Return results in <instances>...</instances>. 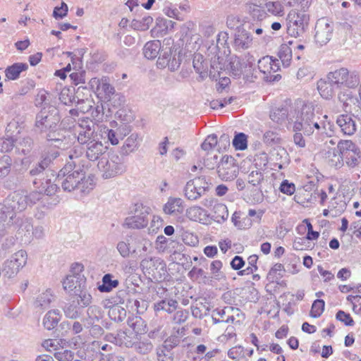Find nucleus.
<instances>
[{
	"instance_id": "48",
	"label": "nucleus",
	"mask_w": 361,
	"mask_h": 361,
	"mask_svg": "<svg viewBox=\"0 0 361 361\" xmlns=\"http://www.w3.org/2000/svg\"><path fill=\"white\" fill-rule=\"evenodd\" d=\"M34 142L32 138L29 137H23L16 145V149L18 152L23 154H29L33 147Z\"/></svg>"
},
{
	"instance_id": "47",
	"label": "nucleus",
	"mask_w": 361,
	"mask_h": 361,
	"mask_svg": "<svg viewBox=\"0 0 361 361\" xmlns=\"http://www.w3.org/2000/svg\"><path fill=\"white\" fill-rule=\"evenodd\" d=\"M88 324H94L103 317L101 307L97 305H90L87 310Z\"/></svg>"
},
{
	"instance_id": "18",
	"label": "nucleus",
	"mask_w": 361,
	"mask_h": 361,
	"mask_svg": "<svg viewBox=\"0 0 361 361\" xmlns=\"http://www.w3.org/2000/svg\"><path fill=\"white\" fill-rule=\"evenodd\" d=\"M52 178H54V175L51 173L50 177L47 174L46 177L43 178L38 179L36 178L33 180L35 187L39 190L36 192H40L41 199L42 198V193H44L47 196H51L58 190L59 187L57 184L52 182Z\"/></svg>"
},
{
	"instance_id": "64",
	"label": "nucleus",
	"mask_w": 361,
	"mask_h": 361,
	"mask_svg": "<svg viewBox=\"0 0 361 361\" xmlns=\"http://www.w3.org/2000/svg\"><path fill=\"white\" fill-rule=\"evenodd\" d=\"M263 139L264 142L269 145L279 144L281 142V138L279 135L271 130L264 133Z\"/></svg>"
},
{
	"instance_id": "39",
	"label": "nucleus",
	"mask_w": 361,
	"mask_h": 361,
	"mask_svg": "<svg viewBox=\"0 0 361 361\" xmlns=\"http://www.w3.org/2000/svg\"><path fill=\"white\" fill-rule=\"evenodd\" d=\"M13 215L4 204H0V233L7 231L8 224L11 222Z\"/></svg>"
},
{
	"instance_id": "37",
	"label": "nucleus",
	"mask_w": 361,
	"mask_h": 361,
	"mask_svg": "<svg viewBox=\"0 0 361 361\" xmlns=\"http://www.w3.org/2000/svg\"><path fill=\"white\" fill-rule=\"evenodd\" d=\"M334 83L330 82L326 78V81L321 80L318 82V90L321 96L326 99L334 95Z\"/></svg>"
},
{
	"instance_id": "15",
	"label": "nucleus",
	"mask_w": 361,
	"mask_h": 361,
	"mask_svg": "<svg viewBox=\"0 0 361 361\" xmlns=\"http://www.w3.org/2000/svg\"><path fill=\"white\" fill-rule=\"evenodd\" d=\"M135 338L136 336L133 333L123 330L108 333L104 336L105 341L126 348H133Z\"/></svg>"
},
{
	"instance_id": "33",
	"label": "nucleus",
	"mask_w": 361,
	"mask_h": 361,
	"mask_svg": "<svg viewBox=\"0 0 361 361\" xmlns=\"http://www.w3.org/2000/svg\"><path fill=\"white\" fill-rule=\"evenodd\" d=\"M290 112L286 106L275 108L270 113V118L274 122L282 123L286 119L290 121Z\"/></svg>"
},
{
	"instance_id": "58",
	"label": "nucleus",
	"mask_w": 361,
	"mask_h": 361,
	"mask_svg": "<svg viewBox=\"0 0 361 361\" xmlns=\"http://www.w3.org/2000/svg\"><path fill=\"white\" fill-rule=\"evenodd\" d=\"M54 357L59 361H73L75 353L71 350L61 348L54 353Z\"/></svg>"
},
{
	"instance_id": "21",
	"label": "nucleus",
	"mask_w": 361,
	"mask_h": 361,
	"mask_svg": "<svg viewBox=\"0 0 361 361\" xmlns=\"http://www.w3.org/2000/svg\"><path fill=\"white\" fill-rule=\"evenodd\" d=\"M336 123L341 128V131L348 135H353L356 131V124L350 116L342 114L338 116Z\"/></svg>"
},
{
	"instance_id": "53",
	"label": "nucleus",
	"mask_w": 361,
	"mask_h": 361,
	"mask_svg": "<svg viewBox=\"0 0 361 361\" xmlns=\"http://www.w3.org/2000/svg\"><path fill=\"white\" fill-rule=\"evenodd\" d=\"M204 209L198 206H194L186 210L187 217L195 221H200L202 215L204 213Z\"/></svg>"
},
{
	"instance_id": "34",
	"label": "nucleus",
	"mask_w": 361,
	"mask_h": 361,
	"mask_svg": "<svg viewBox=\"0 0 361 361\" xmlns=\"http://www.w3.org/2000/svg\"><path fill=\"white\" fill-rule=\"evenodd\" d=\"M113 276L110 274H104L102 277V284L98 286V289L102 293H109L116 288L119 282L117 279H112Z\"/></svg>"
},
{
	"instance_id": "61",
	"label": "nucleus",
	"mask_w": 361,
	"mask_h": 361,
	"mask_svg": "<svg viewBox=\"0 0 361 361\" xmlns=\"http://www.w3.org/2000/svg\"><path fill=\"white\" fill-rule=\"evenodd\" d=\"M264 180L263 173L259 171H252L247 176V182L253 186L259 185Z\"/></svg>"
},
{
	"instance_id": "23",
	"label": "nucleus",
	"mask_w": 361,
	"mask_h": 361,
	"mask_svg": "<svg viewBox=\"0 0 361 361\" xmlns=\"http://www.w3.org/2000/svg\"><path fill=\"white\" fill-rule=\"evenodd\" d=\"M61 318V313L59 310H49L43 318V326L47 330H52L58 325Z\"/></svg>"
},
{
	"instance_id": "24",
	"label": "nucleus",
	"mask_w": 361,
	"mask_h": 361,
	"mask_svg": "<svg viewBox=\"0 0 361 361\" xmlns=\"http://www.w3.org/2000/svg\"><path fill=\"white\" fill-rule=\"evenodd\" d=\"M178 302L174 299H163L154 304V310L156 313L164 311L169 314L173 312L178 307Z\"/></svg>"
},
{
	"instance_id": "5",
	"label": "nucleus",
	"mask_w": 361,
	"mask_h": 361,
	"mask_svg": "<svg viewBox=\"0 0 361 361\" xmlns=\"http://www.w3.org/2000/svg\"><path fill=\"white\" fill-rule=\"evenodd\" d=\"M60 119L59 110L55 106L44 107L36 115L35 130L41 135L49 129L56 128Z\"/></svg>"
},
{
	"instance_id": "14",
	"label": "nucleus",
	"mask_w": 361,
	"mask_h": 361,
	"mask_svg": "<svg viewBox=\"0 0 361 361\" xmlns=\"http://www.w3.org/2000/svg\"><path fill=\"white\" fill-rule=\"evenodd\" d=\"M333 30V24L328 19H319L315 25V42L320 46L326 44L331 39Z\"/></svg>"
},
{
	"instance_id": "2",
	"label": "nucleus",
	"mask_w": 361,
	"mask_h": 361,
	"mask_svg": "<svg viewBox=\"0 0 361 361\" xmlns=\"http://www.w3.org/2000/svg\"><path fill=\"white\" fill-rule=\"evenodd\" d=\"M290 123L293 124L294 132H302L305 135H311L316 130L323 132L325 128L324 122L314 114L312 105L304 104L300 109H294L290 112Z\"/></svg>"
},
{
	"instance_id": "9",
	"label": "nucleus",
	"mask_w": 361,
	"mask_h": 361,
	"mask_svg": "<svg viewBox=\"0 0 361 361\" xmlns=\"http://www.w3.org/2000/svg\"><path fill=\"white\" fill-rule=\"evenodd\" d=\"M7 230L16 232L20 238H25V241L30 240L32 237V224L30 218L24 214H18L11 218Z\"/></svg>"
},
{
	"instance_id": "51",
	"label": "nucleus",
	"mask_w": 361,
	"mask_h": 361,
	"mask_svg": "<svg viewBox=\"0 0 361 361\" xmlns=\"http://www.w3.org/2000/svg\"><path fill=\"white\" fill-rule=\"evenodd\" d=\"M232 144L235 149L245 150L247 147V136L244 133H235Z\"/></svg>"
},
{
	"instance_id": "11",
	"label": "nucleus",
	"mask_w": 361,
	"mask_h": 361,
	"mask_svg": "<svg viewBox=\"0 0 361 361\" xmlns=\"http://www.w3.org/2000/svg\"><path fill=\"white\" fill-rule=\"evenodd\" d=\"M27 255L25 250H20L11 255L3 266L2 274L4 276L12 278L27 262Z\"/></svg>"
},
{
	"instance_id": "35",
	"label": "nucleus",
	"mask_w": 361,
	"mask_h": 361,
	"mask_svg": "<svg viewBox=\"0 0 361 361\" xmlns=\"http://www.w3.org/2000/svg\"><path fill=\"white\" fill-rule=\"evenodd\" d=\"M228 211L227 207L222 203L216 204L213 208L212 219L218 222H224L228 219Z\"/></svg>"
},
{
	"instance_id": "7",
	"label": "nucleus",
	"mask_w": 361,
	"mask_h": 361,
	"mask_svg": "<svg viewBox=\"0 0 361 361\" xmlns=\"http://www.w3.org/2000/svg\"><path fill=\"white\" fill-rule=\"evenodd\" d=\"M140 267L145 274H148L155 281L164 279L167 274L166 264L159 257L143 259L140 262Z\"/></svg>"
},
{
	"instance_id": "54",
	"label": "nucleus",
	"mask_w": 361,
	"mask_h": 361,
	"mask_svg": "<svg viewBox=\"0 0 361 361\" xmlns=\"http://www.w3.org/2000/svg\"><path fill=\"white\" fill-rule=\"evenodd\" d=\"M157 361H174L173 352L166 350L162 347H159L156 350Z\"/></svg>"
},
{
	"instance_id": "62",
	"label": "nucleus",
	"mask_w": 361,
	"mask_h": 361,
	"mask_svg": "<svg viewBox=\"0 0 361 361\" xmlns=\"http://www.w3.org/2000/svg\"><path fill=\"white\" fill-rule=\"evenodd\" d=\"M181 239L185 245L192 247H195L199 243L197 236L189 231L183 232Z\"/></svg>"
},
{
	"instance_id": "49",
	"label": "nucleus",
	"mask_w": 361,
	"mask_h": 361,
	"mask_svg": "<svg viewBox=\"0 0 361 361\" xmlns=\"http://www.w3.org/2000/svg\"><path fill=\"white\" fill-rule=\"evenodd\" d=\"M13 161L10 156L3 155L0 158V178L8 176L11 171Z\"/></svg>"
},
{
	"instance_id": "31",
	"label": "nucleus",
	"mask_w": 361,
	"mask_h": 361,
	"mask_svg": "<svg viewBox=\"0 0 361 361\" xmlns=\"http://www.w3.org/2000/svg\"><path fill=\"white\" fill-rule=\"evenodd\" d=\"M324 158L331 166L341 167L343 165L338 149L331 148L326 150L324 154Z\"/></svg>"
},
{
	"instance_id": "17",
	"label": "nucleus",
	"mask_w": 361,
	"mask_h": 361,
	"mask_svg": "<svg viewBox=\"0 0 361 361\" xmlns=\"http://www.w3.org/2000/svg\"><path fill=\"white\" fill-rule=\"evenodd\" d=\"M85 156L90 161H99L100 159L106 157L108 152V147L101 141L92 140L86 143Z\"/></svg>"
},
{
	"instance_id": "16",
	"label": "nucleus",
	"mask_w": 361,
	"mask_h": 361,
	"mask_svg": "<svg viewBox=\"0 0 361 361\" xmlns=\"http://www.w3.org/2000/svg\"><path fill=\"white\" fill-rule=\"evenodd\" d=\"M252 40L250 32L244 27H239L233 35L232 47L235 51L242 52L251 47Z\"/></svg>"
},
{
	"instance_id": "4",
	"label": "nucleus",
	"mask_w": 361,
	"mask_h": 361,
	"mask_svg": "<svg viewBox=\"0 0 361 361\" xmlns=\"http://www.w3.org/2000/svg\"><path fill=\"white\" fill-rule=\"evenodd\" d=\"M97 167L104 179L121 176L126 171L123 157L114 152H109L106 157L100 159L97 164Z\"/></svg>"
},
{
	"instance_id": "20",
	"label": "nucleus",
	"mask_w": 361,
	"mask_h": 361,
	"mask_svg": "<svg viewBox=\"0 0 361 361\" xmlns=\"http://www.w3.org/2000/svg\"><path fill=\"white\" fill-rule=\"evenodd\" d=\"M163 210L165 214L169 215L182 214L184 211V201L180 197H170L164 205Z\"/></svg>"
},
{
	"instance_id": "19",
	"label": "nucleus",
	"mask_w": 361,
	"mask_h": 361,
	"mask_svg": "<svg viewBox=\"0 0 361 361\" xmlns=\"http://www.w3.org/2000/svg\"><path fill=\"white\" fill-rule=\"evenodd\" d=\"M86 279L82 274H68L63 282V288L68 291H74L75 295L83 288Z\"/></svg>"
},
{
	"instance_id": "56",
	"label": "nucleus",
	"mask_w": 361,
	"mask_h": 361,
	"mask_svg": "<svg viewBox=\"0 0 361 361\" xmlns=\"http://www.w3.org/2000/svg\"><path fill=\"white\" fill-rule=\"evenodd\" d=\"M76 295L78 296L76 302L78 305H80L82 307H87L92 302V295L83 288L78 290Z\"/></svg>"
},
{
	"instance_id": "43",
	"label": "nucleus",
	"mask_w": 361,
	"mask_h": 361,
	"mask_svg": "<svg viewBox=\"0 0 361 361\" xmlns=\"http://www.w3.org/2000/svg\"><path fill=\"white\" fill-rule=\"evenodd\" d=\"M153 18L149 16H145L141 20L133 19L131 22V27L138 31H145L149 29L152 23Z\"/></svg>"
},
{
	"instance_id": "10",
	"label": "nucleus",
	"mask_w": 361,
	"mask_h": 361,
	"mask_svg": "<svg viewBox=\"0 0 361 361\" xmlns=\"http://www.w3.org/2000/svg\"><path fill=\"white\" fill-rule=\"evenodd\" d=\"M341 156V163L345 162L350 167H355L359 164L360 149L350 140H341L337 145Z\"/></svg>"
},
{
	"instance_id": "30",
	"label": "nucleus",
	"mask_w": 361,
	"mask_h": 361,
	"mask_svg": "<svg viewBox=\"0 0 361 361\" xmlns=\"http://www.w3.org/2000/svg\"><path fill=\"white\" fill-rule=\"evenodd\" d=\"M74 130L78 133V141L81 145H85L94 140V135L95 133L94 126H85V128Z\"/></svg>"
},
{
	"instance_id": "55",
	"label": "nucleus",
	"mask_w": 361,
	"mask_h": 361,
	"mask_svg": "<svg viewBox=\"0 0 361 361\" xmlns=\"http://www.w3.org/2000/svg\"><path fill=\"white\" fill-rule=\"evenodd\" d=\"M325 302L322 299L315 300L312 305L310 316L313 318H317L321 316L324 310Z\"/></svg>"
},
{
	"instance_id": "22",
	"label": "nucleus",
	"mask_w": 361,
	"mask_h": 361,
	"mask_svg": "<svg viewBox=\"0 0 361 361\" xmlns=\"http://www.w3.org/2000/svg\"><path fill=\"white\" fill-rule=\"evenodd\" d=\"M133 348L137 353L146 355L152 352L154 345L148 338L136 336Z\"/></svg>"
},
{
	"instance_id": "36",
	"label": "nucleus",
	"mask_w": 361,
	"mask_h": 361,
	"mask_svg": "<svg viewBox=\"0 0 361 361\" xmlns=\"http://www.w3.org/2000/svg\"><path fill=\"white\" fill-rule=\"evenodd\" d=\"M229 315L226 321L234 325H240L245 319V314L238 308L229 306Z\"/></svg>"
},
{
	"instance_id": "40",
	"label": "nucleus",
	"mask_w": 361,
	"mask_h": 361,
	"mask_svg": "<svg viewBox=\"0 0 361 361\" xmlns=\"http://www.w3.org/2000/svg\"><path fill=\"white\" fill-rule=\"evenodd\" d=\"M184 194L185 197L190 200H196L203 195L191 180L187 182L184 188Z\"/></svg>"
},
{
	"instance_id": "12",
	"label": "nucleus",
	"mask_w": 361,
	"mask_h": 361,
	"mask_svg": "<svg viewBox=\"0 0 361 361\" xmlns=\"http://www.w3.org/2000/svg\"><path fill=\"white\" fill-rule=\"evenodd\" d=\"M310 18L305 13H298L289 16L287 23V33L294 37H301L305 32Z\"/></svg>"
},
{
	"instance_id": "45",
	"label": "nucleus",
	"mask_w": 361,
	"mask_h": 361,
	"mask_svg": "<svg viewBox=\"0 0 361 361\" xmlns=\"http://www.w3.org/2000/svg\"><path fill=\"white\" fill-rule=\"evenodd\" d=\"M278 56L285 67H288L292 59V49L286 44L280 46Z\"/></svg>"
},
{
	"instance_id": "27",
	"label": "nucleus",
	"mask_w": 361,
	"mask_h": 361,
	"mask_svg": "<svg viewBox=\"0 0 361 361\" xmlns=\"http://www.w3.org/2000/svg\"><path fill=\"white\" fill-rule=\"evenodd\" d=\"M28 68V65L25 63H15L8 66L5 70V75L8 80H17L23 71Z\"/></svg>"
},
{
	"instance_id": "29",
	"label": "nucleus",
	"mask_w": 361,
	"mask_h": 361,
	"mask_svg": "<svg viewBox=\"0 0 361 361\" xmlns=\"http://www.w3.org/2000/svg\"><path fill=\"white\" fill-rule=\"evenodd\" d=\"M352 88H347L341 90L338 94V99L345 106L350 104H356L359 107V98L350 90Z\"/></svg>"
},
{
	"instance_id": "60",
	"label": "nucleus",
	"mask_w": 361,
	"mask_h": 361,
	"mask_svg": "<svg viewBox=\"0 0 361 361\" xmlns=\"http://www.w3.org/2000/svg\"><path fill=\"white\" fill-rule=\"evenodd\" d=\"M202 195L209 190L210 183L204 176H200L191 180Z\"/></svg>"
},
{
	"instance_id": "13",
	"label": "nucleus",
	"mask_w": 361,
	"mask_h": 361,
	"mask_svg": "<svg viewBox=\"0 0 361 361\" xmlns=\"http://www.w3.org/2000/svg\"><path fill=\"white\" fill-rule=\"evenodd\" d=\"M238 171V166L233 157L228 155L222 157L217 167V172L221 179L226 181L233 180L237 177Z\"/></svg>"
},
{
	"instance_id": "63",
	"label": "nucleus",
	"mask_w": 361,
	"mask_h": 361,
	"mask_svg": "<svg viewBox=\"0 0 361 361\" xmlns=\"http://www.w3.org/2000/svg\"><path fill=\"white\" fill-rule=\"evenodd\" d=\"M216 145H217V136L216 134H211L202 143L201 148L202 150L209 152Z\"/></svg>"
},
{
	"instance_id": "42",
	"label": "nucleus",
	"mask_w": 361,
	"mask_h": 361,
	"mask_svg": "<svg viewBox=\"0 0 361 361\" xmlns=\"http://www.w3.org/2000/svg\"><path fill=\"white\" fill-rule=\"evenodd\" d=\"M78 97L75 96L74 88L64 87L59 94L60 101L65 105H70L77 102Z\"/></svg>"
},
{
	"instance_id": "59",
	"label": "nucleus",
	"mask_w": 361,
	"mask_h": 361,
	"mask_svg": "<svg viewBox=\"0 0 361 361\" xmlns=\"http://www.w3.org/2000/svg\"><path fill=\"white\" fill-rule=\"evenodd\" d=\"M219 156L213 152H207V157L204 159V165L208 169H214L216 166L218 167Z\"/></svg>"
},
{
	"instance_id": "46",
	"label": "nucleus",
	"mask_w": 361,
	"mask_h": 361,
	"mask_svg": "<svg viewBox=\"0 0 361 361\" xmlns=\"http://www.w3.org/2000/svg\"><path fill=\"white\" fill-rule=\"evenodd\" d=\"M108 314L111 320L121 322L126 318V311L119 305H114L109 309Z\"/></svg>"
},
{
	"instance_id": "8",
	"label": "nucleus",
	"mask_w": 361,
	"mask_h": 361,
	"mask_svg": "<svg viewBox=\"0 0 361 361\" xmlns=\"http://www.w3.org/2000/svg\"><path fill=\"white\" fill-rule=\"evenodd\" d=\"M149 208L144 207L142 203H135L131 209L134 215L126 218L124 226L128 228L140 229L145 228L148 224Z\"/></svg>"
},
{
	"instance_id": "44",
	"label": "nucleus",
	"mask_w": 361,
	"mask_h": 361,
	"mask_svg": "<svg viewBox=\"0 0 361 361\" xmlns=\"http://www.w3.org/2000/svg\"><path fill=\"white\" fill-rule=\"evenodd\" d=\"M229 306L224 307V308H216L212 311V317L214 324L218 323H228L226 319L229 315Z\"/></svg>"
},
{
	"instance_id": "1",
	"label": "nucleus",
	"mask_w": 361,
	"mask_h": 361,
	"mask_svg": "<svg viewBox=\"0 0 361 361\" xmlns=\"http://www.w3.org/2000/svg\"><path fill=\"white\" fill-rule=\"evenodd\" d=\"M69 161L59 171L57 180L66 192H79L87 194L93 189V180L85 177L84 165L78 157L69 156Z\"/></svg>"
},
{
	"instance_id": "38",
	"label": "nucleus",
	"mask_w": 361,
	"mask_h": 361,
	"mask_svg": "<svg viewBox=\"0 0 361 361\" xmlns=\"http://www.w3.org/2000/svg\"><path fill=\"white\" fill-rule=\"evenodd\" d=\"M65 316L71 319H76L80 317V307L75 301H72L63 307Z\"/></svg>"
},
{
	"instance_id": "41",
	"label": "nucleus",
	"mask_w": 361,
	"mask_h": 361,
	"mask_svg": "<svg viewBox=\"0 0 361 361\" xmlns=\"http://www.w3.org/2000/svg\"><path fill=\"white\" fill-rule=\"evenodd\" d=\"M229 67L231 75L235 78H240L243 73L244 64L240 62V58L236 56L230 58Z\"/></svg>"
},
{
	"instance_id": "32",
	"label": "nucleus",
	"mask_w": 361,
	"mask_h": 361,
	"mask_svg": "<svg viewBox=\"0 0 361 361\" xmlns=\"http://www.w3.org/2000/svg\"><path fill=\"white\" fill-rule=\"evenodd\" d=\"M161 50V42L159 40H153L145 44L143 49V54L148 59H154L159 54Z\"/></svg>"
},
{
	"instance_id": "52",
	"label": "nucleus",
	"mask_w": 361,
	"mask_h": 361,
	"mask_svg": "<svg viewBox=\"0 0 361 361\" xmlns=\"http://www.w3.org/2000/svg\"><path fill=\"white\" fill-rule=\"evenodd\" d=\"M271 66H273L272 56H266L258 61V68L264 74V76L270 75Z\"/></svg>"
},
{
	"instance_id": "6",
	"label": "nucleus",
	"mask_w": 361,
	"mask_h": 361,
	"mask_svg": "<svg viewBox=\"0 0 361 361\" xmlns=\"http://www.w3.org/2000/svg\"><path fill=\"white\" fill-rule=\"evenodd\" d=\"M328 80L337 88H356L360 84V78L354 72L350 73L345 68H341L327 75Z\"/></svg>"
},
{
	"instance_id": "57",
	"label": "nucleus",
	"mask_w": 361,
	"mask_h": 361,
	"mask_svg": "<svg viewBox=\"0 0 361 361\" xmlns=\"http://www.w3.org/2000/svg\"><path fill=\"white\" fill-rule=\"evenodd\" d=\"M166 331L162 325L153 327L148 333V338L161 341L166 336Z\"/></svg>"
},
{
	"instance_id": "3",
	"label": "nucleus",
	"mask_w": 361,
	"mask_h": 361,
	"mask_svg": "<svg viewBox=\"0 0 361 361\" xmlns=\"http://www.w3.org/2000/svg\"><path fill=\"white\" fill-rule=\"evenodd\" d=\"M41 200L40 192L18 190L10 194L4 201V204L13 216L22 214L27 207L32 206Z\"/></svg>"
},
{
	"instance_id": "25",
	"label": "nucleus",
	"mask_w": 361,
	"mask_h": 361,
	"mask_svg": "<svg viewBox=\"0 0 361 361\" xmlns=\"http://www.w3.org/2000/svg\"><path fill=\"white\" fill-rule=\"evenodd\" d=\"M54 298L52 291L50 289H47L37 296L34 301V306L36 309L46 310L49 307Z\"/></svg>"
},
{
	"instance_id": "26",
	"label": "nucleus",
	"mask_w": 361,
	"mask_h": 361,
	"mask_svg": "<svg viewBox=\"0 0 361 361\" xmlns=\"http://www.w3.org/2000/svg\"><path fill=\"white\" fill-rule=\"evenodd\" d=\"M192 66L197 73L200 75L202 80L206 78L208 75L207 62L204 60V57L200 54H195L192 59Z\"/></svg>"
},
{
	"instance_id": "28",
	"label": "nucleus",
	"mask_w": 361,
	"mask_h": 361,
	"mask_svg": "<svg viewBox=\"0 0 361 361\" xmlns=\"http://www.w3.org/2000/svg\"><path fill=\"white\" fill-rule=\"evenodd\" d=\"M138 135L133 133L124 142L121 149V154L123 156H127L135 152L138 148Z\"/></svg>"
},
{
	"instance_id": "50",
	"label": "nucleus",
	"mask_w": 361,
	"mask_h": 361,
	"mask_svg": "<svg viewBox=\"0 0 361 361\" xmlns=\"http://www.w3.org/2000/svg\"><path fill=\"white\" fill-rule=\"evenodd\" d=\"M41 136L49 142L57 140L60 137H65L64 132L59 128V125L56 128L49 129L47 131L41 134Z\"/></svg>"
}]
</instances>
